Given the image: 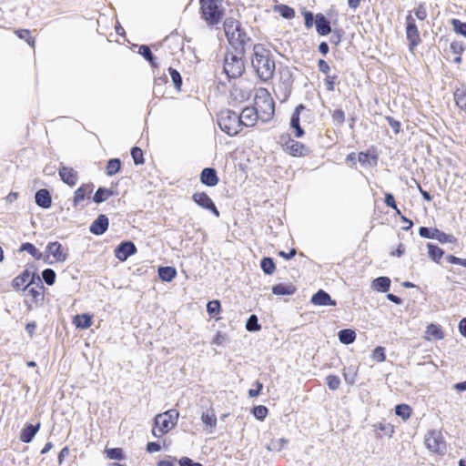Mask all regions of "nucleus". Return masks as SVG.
Wrapping results in <instances>:
<instances>
[{"mask_svg": "<svg viewBox=\"0 0 466 466\" xmlns=\"http://www.w3.org/2000/svg\"><path fill=\"white\" fill-rule=\"evenodd\" d=\"M243 119L231 110H222L218 115V125L219 128L229 137L237 136L242 129Z\"/></svg>", "mask_w": 466, "mask_h": 466, "instance_id": "obj_5", "label": "nucleus"}, {"mask_svg": "<svg viewBox=\"0 0 466 466\" xmlns=\"http://www.w3.org/2000/svg\"><path fill=\"white\" fill-rule=\"evenodd\" d=\"M121 167H122V161L120 160V158H117V157L110 158L106 162V174L108 177L115 176L116 174H117L120 171Z\"/></svg>", "mask_w": 466, "mask_h": 466, "instance_id": "obj_38", "label": "nucleus"}, {"mask_svg": "<svg viewBox=\"0 0 466 466\" xmlns=\"http://www.w3.org/2000/svg\"><path fill=\"white\" fill-rule=\"evenodd\" d=\"M251 38L248 35L245 29L241 26L237 35L228 41L230 48L238 51V54L246 53V47L251 43Z\"/></svg>", "mask_w": 466, "mask_h": 466, "instance_id": "obj_13", "label": "nucleus"}, {"mask_svg": "<svg viewBox=\"0 0 466 466\" xmlns=\"http://www.w3.org/2000/svg\"><path fill=\"white\" fill-rule=\"evenodd\" d=\"M199 178L200 182L207 187H215L219 182L218 172L214 167L203 168L200 173Z\"/></svg>", "mask_w": 466, "mask_h": 466, "instance_id": "obj_19", "label": "nucleus"}, {"mask_svg": "<svg viewBox=\"0 0 466 466\" xmlns=\"http://www.w3.org/2000/svg\"><path fill=\"white\" fill-rule=\"evenodd\" d=\"M168 73L170 75V77H171V80H172V83L175 86V88L178 91L181 90V86H182V76L180 75V73L173 68V67H168Z\"/></svg>", "mask_w": 466, "mask_h": 466, "instance_id": "obj_53", "label": "nucleus"}, {"mask_svg": "<svg viewBox=\"0 0 466 466\" xmlns=\"http://www.w3.org/2000/svg\"><path fill=\"white\" fill-rule=\"evenodd\" d=\"M326 383L330 390H337L340 385V379L335 374H329L326 377Z\"/></svg>", "mask_w": 466, "mask_h": 466, "instance_id": "obj_56", "label": "nucleus"}, {"mask_svg": "<svg viewBox=\"0 0 466 466\" xmlns=\"http://www.w3.org/2000/svg\"><path fill=\"white\" fill-rule=\"evenodd\" d=\"M15 34L16 35L20 38V39H24L25 40L28 45L32 47L35 46V38H33L31 36V33L29 30L27 29H18L15 31Z\"/></svg>", "mask_w": 466, "mask_h": 466, "instance_id": "obj_57", "label": "nucleus"}, {"mask_svg": "<svg viewBox=\"0 0 466 466\" xmlns=\"http://www.w3.org/2000/svg\"><path fill=\"white\" fill-rule=\"evenodd\" d=\"M406 38L409 43V50L413 51L415 47H417L421 42L420 32L418 30V26L416 25V21L414 17L410 13L406 18Z\"/></svg>", "mask_w": 466, "mask_h": 466, "instance_id": "obj_7", "label": "nucleus"}, {"mask_svg": "<svg viewBox=\"0 0 466 466\" xmlns=\"http://www.w3.org/2000/svg\"><path fill=\"white\" fill-rule=\"evenodd\" d=\"M167 82V77L166 75L155 78L153 93L156 96L164 95V86Z\"/></svg>", "mask_w": 466, "mask_h": 466, "instance_id": "obj_48", "label": "nucleus"}, {"mask_svg": "<svg viewBox=\"0 0 466 466\" xmlns=\"http://www.w3.org/2000/svg\"><path fill=\"white\" fill-rule=\"evenodd\" d=\"M391 280L389 277L380 276L374 279L371 282V289L380 293H386L390 289Z\"/></svg>", "mask_w": 466, "mask_h": 466, "instance_id": "obj_27", "label": "nucleus"}, {"mask_svg": "<svg viewBox=\"0 0 466 466\" xmlns=\"http://www.w3.org/2000/svg\"><path fill=\"white\" fill-rule=\"evenodd\" d=\"M395 414L402 420H407L412 413V409L405 403L397 404L394 408Z\"/></svg>", "mask_w": 466, "mask_h": 466, "instance_id": "obj_42", "label": "nucleus"}, {"mask_svg": "<svg viewBox=\"0 0 466 466\" xmlns=\"http://www.w3.org/2000/svg\"><path fill=\"white\" fill-rule=\"evenodd\" d=\"M113 195L114 191L111 188L98 187L94 196L91 197V200L96 204H101L106 201Z\"/></svg>", "mask_w": 466, "mask_h": 466, "instance_id": "obj_31", "label": "nucleus"}, {"mask_svg": "<svg viewBox=\"0 0 466 466\" xmlns=\"http://www.w3.org/2000/svg\"><path fill=\"white\" fill-rule=\"evenodd\" d=\"M419 235L423 238L435 239L441 244L455 243L457 238L451 234H447L437 228L420 227Z\"/></svg>", "mask_w": 466, "mask_h": 466, "instance_id": "obj_6", "label": "nucleus"}, {"mask_svg": "<svg viewBox=\"0 0 466 466\" xmlns=\"http://www.w3.org/2000/svg\"><path fill=\"white\" fill-rule=\"evenodd\" d=\"M455 105L466 114V84L461 83L453 92Z\"/></svg>", "mask_w": 466, "mask_h": 466, "instance_id": "obj_25", "label": "nucleus"}, {"mask_svg": "<svg viewBox=\"0 0 466 466\" xmlns=\"http://www.w3.org/2000/svg\"><path fill=\"white\" fill-rule=\"evenodd\" d=\"M251 65L258 78L264 82L270 80L276 70V64L271 51L263 44L253 46Z\"/></svg>", "mask_w": 466, "mask_h": 466, "instance_id": "obj_1", "label": "nucleus"}, {"mask_svg": "<svg viewBox=\"0 0 466 466\" xmlns=\"http://www.w3.org/2000/svg\"><path fill=\"white\" fill-rule=\"evenodd\" d=\"M37 270L35 263H27L25 268L12 280V288L16 291L25 292L31 285L35 284L40 289H45Z\"/></svg>", "mask_w": 466, "mask_h": 466, "instance_id": "obj_2", "label": "nucleus"}, {"mask_svg": "<svg viewBox=\"0 0 466 466\" xmlns=\"http://www.w3.org/2000/svg\"><path fill=\"white\" fill-rule=\"evenodd\" d=\"M154 424L157 427L158 435H164L175 427L174 423L170 424L169 419L163 413L157 414L154 418Z\"/></svg>", "mask_w": 466, "mask_h": 466, "instance_id": "obj_26", "label": "nucleus"}, {"mask_svg": "<svg viewBox=\"0 0 466 466\" xmlns=\"http://www.w3.org/2000/svg\"><path fill=\"white\" fill-rule=\"evenodd\" d=\"M426 334L436 340L444 338V332L439 324L431 323L426 328Z\"/></svg>", "mask_w": 466, "mask_h": 466, "instance_id": "obj_41", "label": "nucleus"}, {"mask_svg": "<svg viewBox=\"0 0 466 466\" xmlns=\"http://www.w3.org/2000/svg\"><path fill=\"white\" fill-rule=\"evenodd\" d=\"M260 268L265 275H272L276 270L274 259L270 257H263L260 260Z\"/></svg>", "mask_w": 466, "mask_h": 466, "instance_id": "obj_40", "label": "nucleus"}, {"mask_svg": "<svg viewBox=\"0 0 466 466\" xmlns=\"http://www.w3.org/2000/svg\"><path fill=\"white\" fill-rule=\"evenodd\" d=\"M207 312L210 318H215L221 312V303L218 299H213L207 303Z\"/></svg>", "mask_w": 466, "mask_h": 466, "instance_id": "obj_45", "label": "nucleus"}, {"mask_svg": "<svg viewBox=\"0 0 466 466\" xmlns=\"http://www.w3.org/2000/svg\"><path fill=\"white\" fill-rule=\"evenodd\" d=\"M130 154L136 166L144 164V154L140 147H133L130 150Z\"/></svg>", "mask_w": 466, "mask_h": 466, "instance_id": "obj_54", "label": "nucleus"}, {"mask_svg": "<svg viewBox=\"0 0 466 466\" xmlns=\"http://www.w3.org/2000/svg\"><path fill=\"white\" fill-rule=\"evenodd\" d=\"M343 377L347 384L353 385L357 378V370L353 366L349 367L348 370L343 372Z\"/></svg>", "mask_w": 466, "mask_h": 466, "instance_id": "obj_55", "label": "nucleus"}, {"mask_svg": "<svg viewBox=\"0 0 466 466\" xmlns=\"http://www.w3.org/2000/svg\"><path fill=\"white\" fill-rule=\"evenodd\" d=\"M105 452L109 460L122 461L126 458L124 451L121 448H106Z\"/></svg>", "mask_w": 466, "mask_h": 466, "instance_id": "obj_47", "label": "nucleus"}, {"mask_svg": "<svg viewBox=\"0 0 466 466\" xmlns=\"http://www.w3.org/2000/svg\"><path fill=\"white\" fill-rule=\"evenodd\" d=\"M245 52L238 54V51L228 49L224 56L223 72L228 79H236L245 73Z\"/></svg>", "mask_w": 466, "mask_h": 466, "instance_id": "obj_4", "label": "nucleus"}, {"mask_svg": "<svg viewBox=\"0 0 466 466\" xmlns=\"http://www.w3.org/2000/svg\"><path fill=\"white\" fill-rule=\"evenodd\" d=\"M42 277L40 278L42 280V283L45 282L48 286H52L56 282V273L53 268H45L42 271Z\"/></svg>", "mask_w": 466, "mask_h": 466, "instance_id": "obj_46", "label": "nucleus"}, {"mask_svg": "<svg viewBox=\"0 0 466 466\" xmlns=\"http://www.w3.org/2000/svg\"><path fill=\"white\" fill-rule=\"evenodd\" d=\"M28 291V294L34 299L35 302L37 303L38 301L44 300V289H40L37 285H35V288H28L26 289Z\"/></svg>", "mask_w": 466, "mask_h": 466, "instance_id": "obj_60", "label": "nucleus"}, {"mask_svg": "<svg viewBox=\"0 0 466 466\" xmlns=\"http://www.w3.org/2000/svg\"><path fill=\"white\" fill-rule=\"evenodd\" d=\"M73 323L77 329H88L93 324L92 316L88 313L77 314L74 317Z\"/></svg>", "mask_w": 466, "mask_h": 466, "instance_id": "obj_32", "label": "nucleus"}, {"mask_svg": "<svg viewBox=\"0 0 466 466\" xmlns=\"http://www.w3.org/2000/svg\"><path fill=\"white\" fill-rule=\"evenodd\" d=\"M92 182L84 183L74 191L72 205L75 208L83 209L86 205L82 204L85 200H91V194L94 190Z\"/></svg>", "mask_w": 466, "mask_h": 466, "instance_id": "obj_8", "label": "nucleus"}, {"mask_svg": "<svg viewBox=\"0 0 466 466\" xmlns=\"http://www.w3.org/2000/svg\"><path fill=\"white\" fill-rule=\"evenodd\" d=\"M40 428V422L35 424L25 423L20 432V441L24 443H30L34 440Z\"/></svg>", "mask_w": 466, "mask_h": 466, "instance_id": "obj_20", "label": "nucleus"}, {"mask_svg": "<svg viewBox=\"0 0 466 466\" xmlns=\"http://www.w3.org/2000/svg\"><path fill=\"white\" fill-rule=\"evenodd\" d=\"M315 26L317 33L321 36L328 35L332 32L330 21L322 13L316 15Z\"/></svg>", "mask_w": 466, "mask_h": 466, "instance_id": "obj_22", "label": "nucleus"}, {"mask_svg": "<svg viewBox=\"0 0 466 466\" xmlns=\"http://www.w3.org/2000/svg\"><path fill=\"white\" fill-rule=\"evenodd\" d=\"M201 420L203 424L210 429H214L217 426V416L213 409H209L201 414Z\"/></svg>", "mask_w": 466, "mask_h": 466, "instance_id": "obj_39", "label": "nucleus"}, {"mask_svg": "<svg viewBox=\"0 0 466 466\" xmlns=\"http://www.w3.org/2000/svg\"><path fill=\"white\" fill-rule=\"evenodd\" d=\"M293 86H288V85H282L279 84L277 85L276 88L274 89L275 95L277 98L280 102H285L289 99L292 93Z\"/></svg>", "mask_w": 466, "mask_h": 466, "instance_id": "obj_36", "label": "nucleus"}, {"mask_svg": "<svg viewBox=\"0 0 466 466\" xmlns=\"http://www.w3.org/2000/svg\"><path fill=\"white\" fill-rule=\"evenodd\" d=\"M143 58L149 63V65L157 68L158 67V63L157 62L156 56L152 53L151 48L147 45H140L138 46V52H137Z\"/></svg>", "mask_w": 466, "mask_h": 466, "instance_id": "obj_30", "label": "nucleus"}, {"mask_svg": "<svg viewBox=\"0 0 466 466\" xmlns=\"http://www.w3.org/2000/svg\"><path fill=\"white\" fill-rule=\"evenodd\" d=\"M268 413V410L264 405H256L251 409V414L260 421H263Z\"/></svg>", "mask_w": 466, "mask_h": 466, "instance_id": "obj_49", "label": "nucleus"}, {"mask_svg": "<svg viewBox=\"0 0 466 466\" xmlns=\"http://www.w3.org/2000/svg\"><path fill=\"white\" fill-rule=\"evenodd\" d=\"M284 151L292 157H305L310 152L309 148L303 143L289 137L283 145Z\"/></svg>", "mask_w": 466, "mask_h": 466, "instance_id": "obj_14", "label": "nucleus"}, {"mask_svg": "<svg viewBox=\"0 0 466 466\" xmlns=\"http://www.w3.org/2000/svg\"><path fill=\"white\" fill-rule=\"evenodd\" d=\"M377 157L370 155L369 152H360L358 160L361 165H377Z\"/></svg>", "mask_w": 466, "mask_h": 466, "instance_id": "obj_52", "label": "nucleus"}, {"mask_svg": "<svg viewBox=\"0 0 466 466\" xmlns=\"http://www.w3.org/2000/svg\"><path fill=\"white\" fill-rule=\"evenodd\" d=\"M338 338L340 343L350 345L356 340L357 334L352 329H343L338 332Z\"/></svg>", "mask_w": 466, "mask_h": 466, "instance_id": "obj_34", "label": "nucleus"}, {"mask_svg": "<svg viewBox=\"0 0 466 466\" xmlns=\"http://www.w3.org/2000/svg\"><path fill=\"white\" fill-rule=\"evenodd\" d=\"M258 115V109L251 106L245 107L238 117L243 119L242 127H252L256 124Z\"/></svg>", "mask_w": 466, "mask_h": 466, "instance_id": "obj_23", "label": "nucleus"}, {"mask_svg": "<svg viewBox=\"0 0 466 466\" xmlns=\"http://www.w3.org/2000/svg\"><path fill=\"white\" fill-rule=\"evenodd\" d=\"M261 324L258 322V318L255 314H251L246 321V329L249 332H258L261 330Z\"/></svg>", "mask_w": 466, "mask_h": 466, "instance_id": "obj_44", "label": "nucleus"}, {"mask_svg": "<svg viewBox=\"0 0 466 466\" xmlns=\"http://www.w3.org/2000/svg\"><path fill=\"white\" fill-rule=\"evenodd\" d=\"M371 358L373 360L377 362H382L386 360V352L385 348L382 346H377L371 354Z\"/></svg>", "mask_w": 466, "mask_h": 466, "instance_id": "obj_58", "label": "nucleus"}, {"mask_svg": "<svg viewBox=\"0 0 466 466\" xmlns=\"http://www.w3.org/2000/svg\"><path fill=\"white\" fill-rule=\"evenodd\" d=\"M451 51L456 56H461L464 52L463 43L461 41H452L450 45Z\"/></svg>", "mask_w": 466, "mask_h": 466, "instance_id": "obj_63", "label": "nucleus"}, {"mask_svg": "<svg viewBox=\"0 0 466 466\" xmlns=\"http://www.w3.org/2000/svg\"><path fill=\"white\" fill-rule=\"evenodd\" d=\"M35 204L44 209H47L52 205V196L48 189L41 188L38 189L35 194Z\"/></svg>", "mask_w": 466, "mask_h": 466, "instance_id": "obj_24", "label": "nucleus"}, {"mask_svg": "<svg viewBox=\"0 0 466 466\" xmlns=\"http://www.w3.org/2000/svg\"><path fill=\"white\" fill-rule=\"evenodd\" d=\"M289 442L287 439L280 438L278 440L271 441L270 444L268 445V449L270 451H281L284 446Z\"/></svg>", "mask_w": 466, "mask_h": 466, "instance_id": "obj_61", "label": "nucleus"}, {"mask_svg": "<svg viewBox=\"0 0 466 466\" xmlns=\"http://www.w3.org/2000/svg\"><path fill=\"white\" fill-rule=\"evenodd\" d=\"M18 252H27L36 260L43 259L44 258V254L30 242L22 243L18 248Z\"/></svg>", "mask_w": 466, "mask_h": 466, "instance_id": "obj_33", "label": "nucleus"}, {"mask_svg": "<svg viewBox=\"0 0 466 466\" xmlns=\"http://www.w3.org/2000/svg\"><path fill=\"white\" fill-rule=\"evenodd\" d=\"M279 84L288 85L293 86L294 76L291 69L289 66H280L279 70Z\"/></svg>", "mask_w": 466, "mask_h": 466, "instance_id": "obj_37", "label": "nucleus"}, {"mask_svg": "<svg viewBox=\"0 0 466 466\" xmlns=\"http://www.w3.org/2000/svg\"><path fill=\"white\" fill-rule=\"evenodd\" d=\"M177 463L179 466H204L202 463L195 461L187 456H183L178 459Z\"/></svg>", "mask_w": 466, "mask_h": 466, "instance_id": "obj_64", "label": "nucleus"}, {"mask_svg": "<svg viewBox=\"0 0 466 466\" xmlns=\"http://www.w3.org/2000/svg\"><path fill=\"white\" fill-rule=\"evenodd\" d=\"M241 26V23L233 17H228L224 20L223 27L228 42L233 39Z\"/></svg>", "mask_w": 466, "mask_h": 466, "instance_id": "obj_21", "label": "nucleus"}, {"mask_svg": "<svg viewBox=\"0 0 466 466\" xmlns=\"http://www.w3.org/2000/svg\"><path fill=\"white\" fill-rule=\"evenodd\" d=\"M301 15L304 17L305 27L308 29L311 28L315 25L316 15L311 11L306 9L301 12Z\"/></svg>", "mask_w": 466, "mask_h": 466, "instance_id": "obj_59", "label": "nucleus"}, {"mask_svg": "<svg viewBox=\"0 0 466 466\" xmlns=\"http://www.w3.org/2000/svg\"><path fill=\"white\" fill-rule=\"evenodd\" d=\"M137 248L132 240H123L115 248V257L121 262L135 255Z\"/></svg>", "mask_w": 466, "mask_h": 466, "instance_id": "obj_12", "label": "nucleus"}, {"mask_svg": "<svg viewBox=\"0 0 466 466\" xmlns=\"http://www.w3.org/2000/svg\"><path fill=\"white\" fill-rule=\"evenodd\" d=\"M157 275L163 282H171L177 277V272L175 267L159 266Z\"/></svg>", "mask_w": 466, "mask_h": 466, "instance_id": "obj_29", "label": "nucleus"}, {"mask_svg": "<svg viewBox=\"0 0 466 466\" xmlns=\"http://www.w3.org/2000/svg\"><path fill=\"white\" fill-rule=\"evenodd\" d=\"M263 92H265V96L262 101V106L258 105V106L261 108L263 116H261V118L264 122L269 121L275 114V102L273 101L272 97L270 96L269 93L266 89H262Z\"/></svg>", "mask_w": 466, "mask_h": 466, "instance_id": "obj_16", "label": "nucleus"}, {"mask_svg": "<svg viewBox=\"0 0 466 466\" xmlns=\"http://www.w3.org/2000/svg\"><path fill=\"white\" fill-rule=\"evenodd\" d=\"M310 302L316 306L335 307L337 305V301L333 299L327 291L321 289L312 295Z\"/></svg>", "mask_w": 466, "mask_h": 466, "instance_id": "obj_18", "label": "nucleus"}, {"mask_svg": "<svg viewBox=\"0 0 466 466\" xmlns=\"http://www.w3.org/2000/svg\"><path fill=\"white\" fill-rule=\"evenodd\" d=\"M271 291L276 296L293 295L297 288L292 283H278L272 286Z\"/></svg>", "mask_w": 466, "mask_h": 466, "instance_id": "obj_28", "label": "nucleus"}, {"mask_svg": "<svg viewBox=\"0 0 466 466\" xmlns=\"http://www.w3.org/2000/svg\"><path fill=\"white\" fill-rule=\"evenodd\" d=\"M58 175L60 179L70 187H73L77 183V172L74 170V168L66 167L62 163L58 168Z\"/></svg>", "mask_w": 466, "mask_h": 466, "instance_id": "obj_17", "label": "nucleus"}, {"mask_svg": "<svg viewBox=\"0 0 466 466\" xmlns=\"http://www.w3.org/2000/svg\"><path fill=\"white\" fill-rule=\"evenodd\" d=\"M428 249L429 258L435 263H440L441 258L444 255V250L441 248L438 245L429 242L426 245Z\"/></svg>", "mask_w": 466, "mask_h": 466, "instance_id": "obj_35", "label": "nucleus"}, {"mask_svg": "<svg viewBox=\"0 0 466 466\" xmlns=\"http://www.w3.org/2000/svg\"><path fill=\"white\" fill-rule=\"evenodd\" d=\"M109 227V219L106 215L99 214L89 226V232L95 236H101L106 233Z\"/></svg>", "mask_w": 466, "mask_h": 466, "instance_id": "obj_15", "label": "nucleus"}, {"mask_svg": "<svg viewBox=\"0 0 466 466\" xmlns=\"http://www.w3.org/2000/svg\"><path fill=\"white\" fill-rule=\"evenodd\" d=\"M425 445L432 452L443 453L446 450L445 441L441 433L437 431H431L425 436Z\"/></svg>", "mask_w": 466, "mask_h": 466, "instance_id": "obj_11", "label": "nucleus"}, {"mask_svg": "<svg viewBox=\"0 0 466 466\" xmlns=\"http://www.w3.org/2000/svg\"><path fill=\"white\" fill-rule=\"evenodd\" d=\"M46 256L43 260L46 263L51 264L49 261L50 256H52L56 262H65L67 259L68 254L65 251L63 245L58 241L49 242L46 247Z\"/></svg>", "mask_w": 466, "mask_h": 466, "instance_id": "obj_9", "label": "nucleus"}, {"mask_svg": "<svg viewBox=\"0 0 466 466\" xmlns=\"http://www.w3.org/2000/svg\"><path fill=\"white\" fill-rule=\"evenodd\" d=\"M275 10L285 19H292L295 17V10L288 5L280 4L276 5Z\"/></svg>", "mask_w": 466, "mask_h": 466, "instance_id": "obj_43", "label": "nucleus"}, {"mask_svg": "<svg viewBox=\"0 0 466 466\" xmlns=\"http://www.w3.org/2000/svg\"><path fill=\"white\" fill-rule=\"evenodd\" d=\"M451 23L453 31L457 35L466 37V22H462L461 20H460L458 18H452Z\"/></svg>", "mask_w": 466, "mask_h": 466, "instance_id": "obj_51", "label": "nucleus"}, {"mask_svg": "<svg viewBox=\"0 0 466 466\" xmlns=\"http://www.w3.org/2000/svg\"><path fill=\"white\" fill-rule=\"evenodd\" d=\"M223 0H199L200 17L209 26L218 25L224 15Z\"/></svg>", "mask_w": 466, "mask_h": 466, "instance_id": "obj_3", "label": "nucleus"}, {"mask_svg": "<svg viewBox=\"0 0 466 466\" xmlns=\"http://www.w3.org/2000/svg\"><path fill=\"white\" fill-rule=\"evenodd\" d=\"M338 75H327L326 78L324 79V85L328 91H334Z\"/></svg>", "mask_w": 466, "mask_h": 466, "instance_id": "obj_62", "label": "nucleus"}, {"mask_svg": "<svg viewBox=\"0 0 466 466\" xmlns=\"http://www.w3.org/2000/svg\"><path fill=\"white\" fill-rule=\"evenodd\" d=\"M192 200L201 208L212 213L216 218L220 217V212L218 209L215 202L206 192L194 193L192 195Z\"/></svg>", "mask_w": 466, "mask_h": 466, "instance_id": "obj_10", "label": "nucleus"}, {"mask_svg": "<svg viewBox=\"0 0 466 466\" xmlns=\"http://www.w3.org/2000/svg\"><path fill=\"white\" fill-rule=\"evenodd\" d=\"M305 108L306 107L303 104H299L295 107L294 112L292 113L290 117L289 125L291 128L297 126H300V114Z\"/></svg>", "mask_w": 466, "mask_h": 466, "instance_id": "obj_50", "label": "nucleus"}]
</instances>
